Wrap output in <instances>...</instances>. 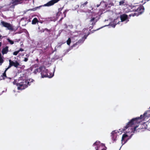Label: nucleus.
<instances>
[{
	"instance_id": "1",
	"label": "nucleus",
	"mask_w": 150,
	"mask_h": 150,
	"mask_svg": "<svg viewBox=\"0 0 150 150\" xmlns=\"http://www.w3.org/2000/svg\"><path fill=\"white\" fill-rule=\"evenodd\" d=\"M139 123H140L139 120H137L135 118H134L132 119L123 128L119 129V131L115 130L112 131L111 133V137L113 143L116 142L119 134H121L122 132L128 129L126 132L122 135L121 139L122 144L121 146H122L131 138L134 133L137 132L136 129L138 127V124Z\"/></svg>"
},
{
	"instance_id": "2",
	"label": "nucleus",
	"mask_w": 150,
	"mask_h": 150,
	"mask_svg": "<svg viewBox=\"0 0 150 150\" xmlns=\"http://www.w3.org/2000/svg\"><path fill=\"white\" fill-rule=\"evenodd\" d=\"M34 80L30 79L26 80L23 77H20L18 79L15 80L13 82V84L16 85L17 86L18 90H22L27 88L28 85H30L31 82H33Z\"/></svg>"
},
{
	"instance_id": "3",
	"label": "nucleus",
	"mask_w": 150,
	"mask_h": 150,
	"mask_svg": "<svg viewBox=\"0 0 150 150\" xmlns=\"http://www.w3.org/2000/svg\"><path fill=\"white\" fill-rule=\"evenodd\" d=\"M132 8L133 11L137 12L138 13H134L130 15V16H137L141 14L144 11V7L142 5H133L132 6Z\"/></svg>"
},
{
	"instance_id": "4",
	"label": "nucleus",
	"mask_w": 150,
	"mask_h": 150,
	"mask_svg": "<svg viewBox=\"0 0 150 150\" xmlns=\"http://www.w3.org/2000/svg\"><path fill=\"white\" fill-rule=\"evenodd\" d=\"M54 70L55 68L54 69V71L52 73H50L48 72L47 69H46L45 67H41L40 74L42 77V78L46 77H48L50 78L52 77L54 75Z\"/></svg>"
},
{
	"instance_id": "5",
	"label": "nucleus",
	"mask_w": 150,
	"mask_h": 150,
	"mask_svg": "<svg viewBox=\"0 0 150 150\" xmlns=\"http://www.w3.org/2000/svg\"><path fill=\"white\" fill-rule=\"evenodd\" d=\"M150 117V110H148L144 112L143 115H141L140 117L135 118L137 120L140 121V123L143 121H147V120Z\"/></svg>"
},
{
	"instance_id": "6",
	"label": "nucleus",
	"mask_w": 150,
	"mask_h": 150,
	"mask_svg": "<svg viewBox=\"0 0 150 150\" xmlns=\"http://www.w3.org/2000/svg\"><path fill=\"white\" fill-rule=\"evenodd\" d=\"M0 24L3 27L6 28L7 30L11 31H13L14 30L13 26L12 25L4 21H1Z\"/></svg>"
},
{
	"instance_id": "7",
	"label": "nucleus",
	"mask_w": 150,
	"mask_h": 150,
	"mask_svg": "<svg viewBox=\"0 0 150 150\" xmlns=\"http://www.w3.org/2000/svg\"><path fill=\"white\" fill-rule=\"evenodd\" d=\"M95 146L96 150H105L106 147L105 145L103 144L100 143L99 141H97L93 144Z\"/></svg>"
},
{
	"instance_id": "8",
	"label": "nucleus",
	"mask_w": 150,
	"mask_h": 150,
	"mask_svg": "<svg viewBox=\"0 0 150 150\" xmlns=\"http://www.w3.org/2000/svg\"><path fill=\"white\" fill-rule=\"evenodd\" d=\"M120 18L121 21H119L117 23V24H120L121 25H122V23L124 24L127 23L128 21V16L126 14H123L120 16Z\"/></svg>"
},
{
	"instance_id": "9",
	"label": "nucleus",
	"mask_w": 150,
	"mask_h": 150,
	"mask_svg": "<svg viewBox=\"0 0 150 150\" xmlns=\"http://www.w3.org/2000/svg\"><path fill=\"white\" fill-rule=\"evenodd\" d=\"M9 65L7 67L9 69L11 67L13 66L16 68H17L20 65L19 63L16 60L12 61L11 59L9 60Z\"/></svg>"
},
{
	"instance_id": "10",
	"label": "nucleus",
	"mask_w": 150,
	"mask_h": 150,
	"mask_svg": "<svg viewBox=\"0 0 150 150\" xmlns=\"http://www.w3.org/2000/svg\"><path fill=\"white\" fill-rule=\"evenodd\" d=\"M88 35H86L85 34V35H83V36H82V38L81 39H80L79 41L76 43H75L73 45V47H74L76 45V44H81L83 43L84 41L85 40L86 38L87 37Z\"/></svg>"
},
{
	"instance_id": "11",
	"label": "nucleus",
	"mask_w": 150,
	"mask_h": 150,
	"mask_svg": "<svg viewBox=\"0 0 150 150\" xmlns=\"http://www.w3.org/2000/svg\"><path fill=\"white\" fill-rule=\"evenodd\" d=\"M59 0H52L47 4H45L43 6H50L53 5L54 4L57 2Z\"/></svg>"
},
{
	"instance_id": "12",
	"label": "nucleus",
	"mask_w": 150,
	"mask_h": 150,
	"mask_svg": "<svg viewBox=\"0 0 150 150\" xmlns=\"http://www.w3.org/2000/svg\"><path fill=\"white\" fill-rule=\"evenodd\" d=\"M22 3V0H12L11 4H12V6L15 5Z\"/></svg>"
},
{
	"instance_id": "13",
	"label": "nucleus",
	"mask_w": 150,
	"mask_h": 150,
	"mask_svg": "<svg viewBox=\"0 0 150 150\" xmlns=\"http://www.w3.org/2000/svg\"><path fill=\"white\" fill-rule=\"evenodd\" d=\"M98 20L96 19V18L94 17H92L91 18L90 20V22L91 23V24L93 25H94L95 24L96 22H97Z\"/></svg>"
},
{
	"instance_id": "14",
	"label": "nucleus",
	"mask_w": 150,
	"mask_h": 150,
	"mask_svg": "<svg viewBox=\"0 0 150 150\" xmlns=\"http://www.w3.org/2000/svg\"><path fill=\"white\" fill-rule=\"evenodd\" d=\"M8 51V47L6 46L5 47L3 48L2 50V53L3 54H6Z\"/></svg>"
},
{
	"instance_id": "15",
	"label": "nucleus",
	"mask_w": 150,
	"mask_h": 150,
	"mask_svg": "<svg viewBox=\"0 0 150 150\" xmlns=\"http://www.w3.org/2000/svg\"><path fill=\"white\" fill-rule=\"evenodd\" d=\"M41 67L36 69L33 72L35 74H36L38 72H41Z\"/></svg>"
},
{
	"instance_id": "16",
	"label": "nucleus",
	"mask_w": 150,
	"mask_h": 150,
	"mask_svg": "<svg viewBox=\"0 0 150 150\" xmlns=\"http://www.w3.org/2000/svg\"><path fill=\"white\" fill-rule=\"evenodd\" d=\"M3 56L0 54V65H1L4 62Z\"/></svg>"
},
{
	"instance_id": "17",
	"label": "nucleus",
	"mask_w": 150,
	"mask_h": 150,
	"mask_svg": "<svg viewBox=\"0 0 150 150\" xmlns=\"http://www.w3.org/2000/svg\"><path fill=\"white\" fill-rule=\"evenodd\" d=\"M8 69H9L8 68H6L3 74V77L4 79H5L4 77H7L6 74V72Z\"/></svg>"
},
{
	"instance_id": "18",
	"label": "nucleus",
	"mask_w": 150,
	"mask_h": 150,
	"mask_svg": "<svg viewBox=\"0 0 150 150\" xmlns=\"http://www.w3.org/2000/svg\"><path fill=\"white\" fill-rule=\"evenodd\" d=\"M38 20L36 18H34L32 21V24H35L38 22Z\"/></svg>"
},
{
	"instance_id": "19",
	"label": "nucleus",
	"mask_w": 150,
	"mask_h": 150,
	"mask_svg": "<svg viewBox=\"0 0 150 150\" xmlns=\"http://www.w3.org/2000/svg\"><path fill=\"white\" fill-rule=\"evenodd\" d=\"M7 40L8 42H9L10 43L11 45H12L14 43L13 41L11 40L9 38H7Z\"/></svg>"
},
{
	"instance_id": "20",
	"label": "nucleus",
	"mask_w": 150,
	"mask_h": 150,
	"mask_svg": "<svg viewBox=\"0 0 150 150\" xmlns=\"http://www.w3.org/2000/svg\"><path fill=\"white\" fill-rule=\"evenodd\" d=\"M125 1L124 0H122L120 1L119 2V5L121 6L124 5L125 3Z\"/></svg>"
},
{
	"instance_id": "21",
	"label": "nucleus",
	"mask_w": 150,
	"mask_h": 150,
	"mask_svg": "<svg viewBox=\"0 0 150 150\" xmlns=\"http://www.w3.org/2000/svg\"><path fill=\"white\" fill-rule=\"evenodd\" d=\"M71 42V39L70 38H69L67 41V44L68 45H69Z\"/></svg>"
},
{
	"instance_id": "22",
	"label": "nucleus",
	"mask_w": 150,
	"mask_h": 150,
	"mask_svg": "<svg viewBox=\"0 0 150 150\" xmlns=\"http://www.w3.org/2000/svg\"><path fill=\"white\" fill-rule=\"evenodd\" d=\"M117 22V21H115H115H114L113 24H110V25L112 27H113V28H115V26L116 25V23H115V24H114V23H115V22Z\"/></svg>"
},
{
	"instance_id": "23",
	"label": "nucleus",
	"mask_w": 150,
	"mask_h": 150,
	"mask_svg": "<svg viewBox=\"0 0 150 150\" xmlns=\"http://www.w3.org/2000/svg\"><path fill=\"white\" fill-rule=\"evenodd\" d=\"M78 33L77 32H75L73 33V35L74 36V38H75L76 37L77 35V34Z\"/></svg>"
},
{
	"instance_id": "24",
	"label": "nucleus",
	"mask_w": 150,
	"mask_h": 150,
	"mask_svg": "<svg viewBox=\"0 0 150 150\" xmlns=\"http://www.w3.org/2000/svg\"><path fill=\"white\" fill-rule=\"evenodd\" d=\"M19 52V51H18L14 52L13 53V54L15 55H16Z\"/></svg>"
},
{
	"instance_id": "25",
	"label": "nucleus",
	"mask_w": 150,
	"mask_h": 150,
	"mask_svg": "<svg viewBox=\"0 0 150 150\" xmlns=\"http://www.w3.org/2000/svg\"><path fill=\"white\" fill-rule=\"evenodd\" d=\"M67 10H65L63 13L64 14V17H65L66 16V13L67 12Z\"/></svg>"
},
{
	"instance_id": "26",
	"label": "nucleus",
	"mask_w": 150,
	"mask_h": 150,
	"mask_svg": "<svg viewBox=\"0 0 150 150\" xmlns=\"http://www.w3.org/2000/svg\"><path fill=\"white\" fill-rule=\"evenodd\" d=\"M117 11H118L119 12H116V13H115L117 15L118 14H119V13L120 12V10L119 9H118V10H117Z\"/></svg>"
},
{
	"instance_id": "27",
	"label": "nucleus",
	"mask_w": 150,
	"mask_h": 150,
	"mask_svg": "<svg viewBox=\"0 0 150 150\" xmlns=\"http://www.w3.org/2000/svg\"><path fill=\"white\" fill-rule=\"evenodd\" d=\"M88 2L87 1H86V2H85L83 4H82V5L83 6H84L85 5H86L87 4Z\"/></svg>"
},
{
	"instance_id": "28",
	"label": "nucleus",
	"mask_w": 150,
	"mask_h": 150,
	"mask_svg": "<svg viewBox=\"0 0 150 150\" xmlns=\"http://www.w3.org/2000/svg\"><path fill=\"white\" fill-rule=\"evenodd\" d=\"M28 60V59L27 58H25L24 59V61L25 62H27Z\"/></svg>"
},
{
	"instance_id": "29",
	"label": "nucleus",
	"mask_w": 150,
	"mask_h": 150,
	"mask_svg": "<svg viewBox=\"0 0 150 150\" xmlns=\"http://www.w3.org/2000/svg\"><path fill=\"white\" fill-rule=\"evenodd\" d=\"M23 51V50L22 48H20L18 51Z\"/></svg>"
},
{
	"instance_id": "30",
	"label": "nucleus",
	"mask_w": 150,
	"mask_h": 150,
	"mask_svg": "<svg viewBox=\"0 0 150 150\" xmlns=\"http://www.w3.org/2000/svg\"><path fill=\"white\" fill-rule=\"evenodd\" d=\"M105 2L104 1H101L100 2V4H102V3H105Z\"/></svg>"
},
{
	"instance_id": "31",
	"label": "nucleus",
	"mask_w": 150,
	"mask_h": 150,
	"mask_svg": "<svg viewBox=\"0 0 150 150\" xmlns=\"http://www.w3.org/2000/svg\"><path fill=\"white\" fill-rule=\"evenodd\" d=\"M42 30H43V32H44V31H45V30H47V31H48V30L47 28H46L45 29H43Z\"/></svg>"
},
{
	"instance_id": "32",
	"label": "nucleus",
	"mask_w": 150,
	"mask_h": 150,
	"mask_svg": "<svg viewBox=\"0 0 150 150\" xmlns=\"http://www.w3.org/2000/svg\"><path fill=\"white\" fill-rule=\"evenodd\" d=\"M108 26V25H105L104 26V27H105V26ZM103 26L102 27H101L100 28H98V29H97V30H99V29H101V28H103Z\"/></svg>"
},
{
	"instance_id": "33",
	"label": "nucleus",
	"mask_w": 150,
	"mask_h": 150,
	"mask_svg": "<svg viewBox=\"0 0 150 150\" xmlns=\"http://www.w3.org/2000/svg\"><path fill=\"white\" fill-rule=\"evenodd\" d=\"M84 32H85L86 31H87V30L86 29H83Z\"/></svg>"
},
{
	"instance_id": "34",
	"label": "nucleus",
	"mask_w": 150,
	"mask_h": 150,
	"mask_svg": "<svg viewBox=\"0 0 150 150\" xmlns=\"http://www.w3.org/2000/svg\"><path fill=\"white\" fill-rule=\"evenodd\" d=\"M100 4H97V7H99V6H100Z\"/></svg>"
},
{
	"instance_id": "35",
	"label": "nucleus",
	"mask_w": 150,
	"mask_h": 150,
	"mask_svg": "<svg viewBox=\"0 0 150 150\" xmlns=\"http://www.w3.org/2000/svg\"><path fill=\"white\" fill-rule=\"evenodd\" d=\"M62 9V8H61L60 9H59V12L60 11H61Z\"/></svg>"
},
{
	"instance_id": "36",
	"label": "nucleus",
	"mask_w": 150,
	"mask_h": 150,
	"mask_svg": "<svg viewBox=\"0 0 150 150\" xmlns=\"http://www.w3.org/2000/svg\"><path fill=\"white\" fill-rule=\"evenodd\" d=\"M2 7H2L1 6H0V10L2 8Z\"/></svg>"
},
{
	"instance_id": "37",
	"label": "nucleus",
	"mask_w": 150,
	"mask_h": 150,
	"mask_svg": "<svg viewBox=\"0 0 150 150\" xmlns=\"http://www.w3.org/2000/svg\"><path fill=\"white\" fill-rule=\"evenodd\" d=\"M107 5L106 4H105V7H107Z\"/></svg>"
},
{
	"instance_id": "38",
	"label": "nucleus",
	"mask_w": 150,
	"mask_h": 150,
	"mask_svg": "<svg viewBox=\"0 0 150 150\" xmlns=\"http://www.w3.org/2000/svg\"><path fill=\"white\" fill-rule=\"evenodd\" d=\"M69 51V50H67V53Z\"/></svg>"
},
{
	"instance_id": "39",
	"label": "nucleus",
	"mask_w": 150,
	"mask_h": 150,
	"mask_svg": "<svg viewBox=\"0 0 150 150\" xmlns=\"http://www.w3.org/2000/svg\"><path fill=\"white\" fill-rule=\"evenodd\" d=\"M65 26H66V28H67V25H66V24H65Z\"/></svg>"
},
{
	"instance_id": "40",
	"label": "nucleus",
	"mask_w": 150,
	"mask_h": 150,
	"mask_svg": "<svg viewBox=\"0 0 150 150\" xmlns=\"http://www.w3.org/2000/svg\"><path fill=\"white\" fill-rule=\"evenodd\" d=\"M63 18H61V19H60V20H62L63 19Z\"/></svg>"
},
{
	"instance_id": "41",
	"label": "nucleus",
	"mask_w": 150,
	"mask_h": 150,
	"mask_svg": "<svg viewBox=\"0 0 150 150\" xmlns=\"http://www.w3.org/2000/svg\"><path fill=\"white\" fill-rule=\"evenodd\" d=\"M63 18H61V19H60V20H62L63 19Z\"/></svg>"
},
{
	"instance_id": "42",
	"label": "nucleus",
	"mask_w": 150,
	"mask_h": 150,
	"mask_svg": "<svg viewBox=\"0 0 150 150\" xmlns=\"http://www.w3.org/2000/svg\"><path fill=\"white\" fill-rule=\"evenodd\" d=\"M8 78L9 79H11V78Z\"/></svg>"
},
{
	"instance_id": "43",
	"label": "nucleus",
	"mask_w": 150,
	"mask_h": 150,
	"mask_svg": "<svg viewBox=\"0 0 150 150\" xmlns=\"http://www.w3.org/2000/svg\"><path fill=\"white\" fill-rule=\"evenodd\" d=\"M149 120H150V121H149V122H150V119H149Z\"/></svg>"
},
{
	"instance_id": "44",
	"label": "nucleus",
	"mask_w": 150,
	"mask_h": 150,
	"mask_svg": "<svg viewBox=\"0 0 150 150\" xmlns=\"http://www.w3.org/2000/svg\"><path fill=\"white\" fill-rule=\"evenodd\" d=\"M149 108H150V107H149Z\"/></svg>"
},
{
	"instance_id": "45",
	"label": "nucleus",
	"mask_w": 150,
	"mask_h": 150,
	"mask_svg": "<svg viewBox=\"0 0 150 150\" xmlns=\"http://www.w3.org/2000/svg\"><path fill=\"white\" fill-rule=\"evenodd\" d=\"M1 46V45H0V46Z\"/></svg>"
}]
</instances>
